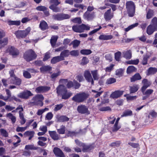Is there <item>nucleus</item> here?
I'll return each mask as SVG.
<instances>
[{"label":"nucleus","instance_id":"2eb2a0df","mask_svg":"<svg viewBox=\"0 0 157 157\" xmlns=\"http://www.w3.org/2000/svg\"><path fill=\"white\" fill-rule=\"evenodd\" d=\"M49 134L50 136L54 140H57L60 139V136L55 131H49Z\"/></svg>","mask_w":157,"mask_h":157},{"label":"nucleus","instance_id":"c9c22d12","mask_svg":"<svg viewBox=\"0 0 157 157\" xmlns=\"http://www.w3.org/2000/svg\"><path fill=\"white\" fill-rule=\"evenodd\" d=\"M69 118L64 116H61L58 118V121L60 122H64L68 121Z\"/></svg>","mask_w":157,"mask_h":157},{"label":"nucleus","instance_id":"c756f323","mask_svg":"<svg viewBox=\"0 0 157 157\" xmlns=\"http://www.w3.org/2000/svg\"><path fill=\"white\" fill-rule=\"evenodd\" d=\"M58 39V36H53L52 37L50 42L51 45L53 47H54Z\"/></svg>","mask_w":157,"mask_h":157},{"label":"nucleus","instance_id":"a18cd8bd","mask_svg":"<svg viewBox=\"0 0 157 157\" xmlns=\"http://www.w3.org/2000/svg\"><path fill=\"white\" fill-rule=\"evenodd\" d=\"M56 6H55L54 5H52L49 6V8L52 10L53 11L55 12H59L60 11V9L59 8L57 7Z\"/></svg>","mask_w":157,"mask_h":157},{"label":"nucleus","instance_id":"6ab92c4d","mask_svg":"<svg viewBox=\"0 0 157 157\" xmlns=\"http://www.w3.org/2000/svg\"><path fill=\"white\" fill-rule=\"evenodd\" d=\"M124 91L121 90H117L112 93L110 96V97L113 98H117L122 95Z\"/></svg>","mask_w":157,"mask_h":157},{"label":"nucleus","instance_id":"8fccbe9b","mask_svg":"<svg viewBox=\"0 0 157 157\" xmlns=\"http://www.w3.org/2000/svg\"><path fill=\"white\" fill-rule=\"evenodd\" d=\"M149 58V56L146 55L143 56V59L142 61V63L144 65H146L147 63V59Z\"/></svg>","mask_w":157,"mask_h":157},{"label":"nucleus","instance_id":"393cba45","mask_svg":"<svg viewBox=\"0 0 157 157\" xmlns=\"http://www.w3.org/2000/svg\"><path fill=\"white\" fill-rule=\"evenodd\" d=\"M113 36L111 35H101L99 37L100 40H107L112 39Z\"/></svg>","mask_w":157,"mask_h":157},{"label":"nucleus","instance_id":"39448f33","mask_svg":"<svg viewBox=\"0 0 157 157\" xmlns=\"http://www.w3.org/2000/svg\"><path fill=\"white\" fill-rule=\"evenodd\" d=\"M36 55L34 51L30 49L26 51L24 54L23 58L28 62H29L36 58Z\"/></svg>","mask_w":157,"mask_h":157},{"label":"nucleus","instance_id":"c85d7f7f","mask_svg":"<svg viewBox=\"0 0 157 157\" xmlns=\"http://www.w3.org/2000/svg\"><path fill=\"white\" fill-rule=\"evenodd\" d=\"M123 57L127 59H130L132 57V53L131 50H129L123 52Z\"/></svg>","mask_w":157,"mask_h":157},{"label":"nucleus","instance_id":"72a5a7b5","mask_svg":"<svg viewBox=\"0 0 157 157\" xmlns=\"http://www.w3.org/2000/svg\"><path fill=\"white\" fill-rule=\"evenodd\" d=\"M130 93L131 94L136 92L139 89V87L138 85H134L130 86Z\"/></svg>","mask_w":157,"mask_h":157},{"label":"nucleus","instance_id":"aec40b11","mask_svg":"<svg viewBox=\"0 0 157 157\" xmlns=\"http://www.w3.org/2000/svg\"><path fill=\"white\" fill-rule=\"evenodd\" d=\"M83 26L82 24L81 25H75L72 26V29L73 30L77 33H82L83 32Z\"/></svg>","mask_w":157,"mask_h":157},{"label":"nucleus","instance_id":"79ce46f5","mask_svg":"<svg viewBox=\"0 0 157 157\" xmlns=\"http://www.w3.org/2000/svg\"><path fill=\"white\" fill-rule=\"evenodd\" d=\"M120 119V118L118 117L115 122V123L114 124V126L113 128V132H116L120 128V127L119 126H117V124H118V122L119 121V120Z\"/></svg>","mask_w":157,"mask_h":157},{"label":"nucleus","instance_id":"5fc2aeb1","mask_svg":"<svg viewBox=\"0 0 157 157\" xmlns=\"http://www.w3.org/2000/svg\"><path fill=\"white\" fill-rule=\"evenodd\" d=\"M25 149L26 150H36L37 147H35L33 145H28L25 146Z\"/></svg>","mask_w":157,"mask_h":157},{"label":"nucleus","instance_id":"9b49d317","mask_svg":"<svg viewBox=\"0 0 157 157\" xmlns=\"http://www.w3.org/2000/svg\"><path fill=\"white\" fill-rule=\"evenodd\" d=\"M78 112L81 114H89V111L88 107L84 105H78L77 108Z\"/></svg>","mask_w":157,"mask_h":157},{"label":"nucleus","instance_id":"f8f14e48","mask_svg":"<svg viewBox=\"0 0 157 157\" xmlns=\"http://www.w3.org/2000/svg\"><path fill=\"white\" fill-rule=\"evenodd\" d=\"M9 83L17 86H19L21 83V80L19 78L16 76L14 77L10 78Z\"/></svg>","mask_w":157,"mask_h":157},{"label":"nucleus","instance_id":"09e8293b","mask_svg":"<svg viewBox=\"0 0 157 157\" xmlns=\"http://www.w3.org/2000/svg\"><path fill=\"white\" fill-rule=\"evenodd\" d=\"M80 53L82 55H88L90 54L92 52L90 49H82L80 51Z\"/></svg>","mask_w":157,"mask_h":157},{"label":"nucleus","instance_id":"c03bdc74","mask_svg":"<svg viewBox=\"0 0 157 157\" xmlns=\"http://www.w3.org/2000/svg\"><path fill=\"white\" fill-rule=\"evenodd\" d=\"M154 15L153 10H149L147 12L146 18L147 19L151 18Z\"/></svg>","mask_w":157,"mask_h":157},{"label":"nucleus","instance_id":"bb28decb","mask_svg":"<svg viewBox=\"0 0 157 157\" xmlns=\"http://www.w3.org/2000/svg\"><path fill=\"white\" fill-rule=\"evenodd\" d=\"M91 74L92 75V78L94 80H98L99 79V75L97 70L91 71Z\"/></svg>","mask_w":157,"mask_h":157},{"label":"nucleus","instance_id":"de8ad7c7","mask_svg":"<svg viewBox=\"0 0 157 157\" xmlns=\"http://www.w3.org/2000/svg\"><path fill=\"white\" fill-rule=\"evenodd\" d=\"M139 25V24L138 23H136L133 24L132 25L129 26H128L127 28L125 29L124 30L126 32H128L130 29L133 28H134L137 26Z\"/></svg>","mask_w":157,"mask_h":157},{"label":"nucleus","instance_id":"0e129e2a","mask_svg":"<svg viewBox=\"0 0 157 157\" xmlns=\"http://www.w3.org/2000/svg\"><path fill=\"white\" fill-rule=\"evenodd\" d=\"M50 53L49 52H47L45 53L43 59V61H45L50 58Z\"/></svg>","mask_w":157,"mask_h":157},{"label":"nucleus","instance_id":"37998d69","mask_svg":"<svg viewBox=\"0 0 157 157\" xmlns=\"http://www.w3.org/2000/svg\"><path fill=\"white\" fill-rule=\"evenodd\" d=\"M132 113L131 110H127L124 112L123 114L121 116V117H126L128 116H131L132 115Z\"/></svg>","mask_w":157,"mask_h":157},{"label":"nucleus","instance_id":"a19ab883","mask_svg":"<svg viewBox=\"0 0 157 157\" xmlns=\"http://www.w3.org/2000/svg\"><path fill=\"white\" fill-rule=\"evenodd\" d=\"M136 68L133 66H129L127 70V72L128 74L130 73L136 71Z\"/></svg>","mask_w":157,"mask_h":157},{"label":"nucleus","instance_id":"6e6552de","mask_svg":"<svg viewBox=\"0 0 157 157\" xmlns=\"http://www.w3.org/2000/svg\"><path fill=\"white\" fill-rule=\"evenodd\" d=\"M33 95V94L30 91L28 90H24L18 94L17 95L18 98L25 99H28L30 97Z\"/></svg>","mask_w":157,"mask_h":157},{"label":"nucleus","instance_id":"e2e57ef3","mask_svg":"<svg viewBox=\"0 0 157 157\" xmlns=\"http://www.w3.org/2000/svg\"><path fill=\"white\" fill-rule=\"evenodd\" d=\"M63 106L62 104H60L56 105V107L54 109V110L56 111L60 109Z\"/></svg>","mask_w":157,"mask_h":157},{"label":"nucleus","instance_id":"ddd939ff","mask_svg":"<svg viewBox=\"0 0 157 157\" xmlns=\"http://www.w3.org/2000/svg\"><path fill=\"white\" fill-rule=\"evenodd\" d=\"M50 87L47 86H40L37 87L35 91L37 93L45 92L49 90Z\"/></svg>","mask_w":157,"mask_h":157},{"label":"nucleus","instance_id":"4c0bfd02","mask_svg":"<svg viewBox=\"0 0 157 157\" xmlns=\"http://www.w3.org/2000/svg\"><path fill=\"white\" fill-rule=\"evenodd\" d=\"M80 43V41L75 40L71 43L70 45H72L74 48H75L79 46Z\"/></svg>","mask_w":157,"mask_h":157},{"label":"nucleus","instance_id":"2f4dec72","mask_svg":"<svg viewBox=\"0 0 157 157\" xmlns=\"http://www.w3.org/2000/svg\"><path fill=\"white\" fill-rule=\"evenodd\" d=\"M51 67L48 65L42 66L40 68V71L42 73L50 71L51 70Z\"/></svg>","mask_w":157,"mask_h":157},{"label":"nucleus","instance_id":"9d476101","mask_svg":"<svg viewBox=\"0 0 157 157\" xmlns=\"http://www.w3.org/2000/svg\"><path fill=\"white\" fill-rule=\"evenodd\" d=\"M84 76L87 82H90L92 85H94V82L91 75V73L89 71H85L84 73Z\"/></svg>","mask_w":157,"mask_h":157},{"label":"nucleus","instance_id":"ea45409f","mask_svg":"<svg viewBox=\"0 0 157 157\" xmlns=\"http://www.w3.org/2000/svg\"><path fill=\"white\" fill-rule=\"evenodd\" d=\"M7 117H8L11 120L12 123L14 124L16 121V117L13 115V114L10 113L7 114Z\"/></svg>","mask_w":157,"mask_h":157},{"label":"nucleus","instance_id":"1a4fd4ad","mask_svg":"<svg viewBox=\"0 0 157 157\" xmlns=\"http://www.w3.org/2000/svg\"><path fill=\"white\" fill-rule=\"evenodd\" d=\"M52 18L55 20L62 21L64 19H69L70 16L68 14L63 13H59L52 15Z\"/></svg>","mask_w":157,"mask_h":157},{"label":"nucleus","instance_id":"603ef678","mask_svg":"<svg viewBox=\"0 0 157 157\" xmlns=\"http://www.w3.org/2000/svg\"><path fill=\"white\" fill-rule=\"evenodd\" d=\"M116 82V79L115 78H110L107 79L106 83L107 84H110L114 83Z\"/></svg>","mask_w":157,"mask_h":157},{"label":"nucleus","instance_id":"412c9836","mask_svg":"<svg viewBox=\"0 0 157 157\" xmlns=\"http://www.w3.org/2000/svg\"><path fill=\"white\" fill-rule=\"evenodd\" d=\"M142 82L144 84L143 86L141 88V91H145V90L149 87L151 83L148 81L147 80L144 79L142 80Z\"/></svg>","mask_w":157,"mask_h":157},{"label":"nucleus","instance_id":"a211bd4d","mask_svg":"<svg viewBox=\"0 0 157 157\" xmlns=\"http://www.w3.org/2000/svg\"><path fill=\"white\" fill-rule=\"evenodd\" d=\"M59 82L63 84H66L67 82L66 86L68 88H70L74 86V83L72 82L71 81H67V79H61L59 80Z\"/></svg>","mask_w":157,"mask_h":157},{"label":"nucleus","instance_id":"774afa93","mask_svg":"<svg viewBox=\"0 0 157 157\" xmlns=\"http://www.w3.org/2000/svg\"><path fill=\"white\" fill-rule=\"evenodd\" d=\"M1 134L4 137H7L8 136V134L7 132L5 130L3 129H0Z\"/></svg>","mask_w":157,"mask_h":157},{"label":"nucleus","instance_id":"3c124183","mask_svg":"<svg viewBox=\"0 0 157 157\" xmlns=\"http://www.w3.org/2000/svg\"><path fill=\"white\" fill-rule=\"evenodd\" d=\"M89 60L87 57H84L82 59L80 64L81 65H84L86 64L89 62Z\"/></svg>","mask_w":157,"mask_h":157},{"label":"nucleus","instance_id":"e433bc0d","mask_svg":"<svg viewBox=\"0 0 157 157\" xmlns=\"http://www.w3.org/2000/svg\"><path fill=\"white\" fill-rule=\"evenodd\" d=\"M65 126L62 125L60 126V128L57 129V132L59 134H64L65 133Z\"/></svg>","mask_w":157,"mask_h":157},{"label":"nucleus","instance_id":"6e6d98bb","mask_svg":"<svg viewBox=\"0 0 157 157\" xmlns=\"http://www.w3.org/2000/svg\"><path fill=\"white\" fill-rule=\"evenodd\" d=\"M9 24L10 25H20L21 22L19 21H8Z\"/></svg>","mask_w":157,"mask_h":157},{"label":"nucleus","instance_id":"dca6fc26","mask_svg":"<svg viewBox=\"0 0 157 157\" xmlns=\"http://www.w3.org/2000/svg\"><path fill=\"white\" fill-rule=\"evenodd\" d=\"M76 144L77 145L80 147H83L82 151L84 152L86 151V150L90 149V147L89 146H85L84 143H83L78 140H75Z\"/></svg>","mask_w":157,"mask_h":157},{"label":"nucleus","instance_id":"423d86ee","mask_svg":"<svg viewBox=\"0 0 157 157\" xmlns=\"http://www.w3.org/2000/svg\"><path fill=\"white\" fill-rule=\"evenodd\" d=\"M44 99V97L42 94H37L32 99V103L34 105H39L40 106H43L44 103L43 101Z\"/></svg>","mask_w":157,"mask_h":157},{"label":"nucleus","instance_id":"f257e3e1","mask_svg":"<svg viewBox=\"0 0 157 157\" xmlns=\"http://www.w3.org/2000/svg\"><path fill=\"white\" fill-rule=\"evenodd\" d=\"M56 93L58 95H61L62 98L66 100L68 99L72 95L71 92H67V90L65 86L59 85L56 88Z\"/></svg>","mask_w":157,"mask_h":157},{"label":"nucleus","instance_id":"69168bd1","mask_svg":"<svg viewBox=\"0 0 157 157\" xmlns=\"http://www.w3.org/2000/svg\"><path fill=\"white\" fill-rule=\"evenodd\" d=\"M60 73L61 72L59 71L57 73H53L51 75V78L53 79H55L56 78L60 75Z\"/></svg>","mask_w":157,"mask_h":157},{"label":"nucleus","instance_id":"5701e85b","mask_svg":"<svg viewBox=\"0 0 157 157\" xmlns=\"http://www.w3.org/2000/svg\"><path fill=\"white\" fill-rule=\"evenodd\" d=\"M70 55V52L68 50H65L62 51L60 54V56L62 57L63 60H64L65 57H67Z\"/></svg>","mask_w":157,"mask_h":157},{"label":"nucleus","instance_id":"bf43d9fd","mask_svg":"<svg viewBox=\"0 0 157 157\" xmlns=\"http://www.w3.org/2000/svg\"><path fill=\"white\" fill-rule=\"evenodd\" d=\"M48 110V108H45L44 109H39L37 112V114L39 116L41 115L44 112Z\"/></svg>","mask_w":157,"mask_h":157},{"label":"nucleus","instance_id":"4d7b16f0","mask_svg":"<svg viewBox=\"0 0 157 157\" xmlns=\"http://www.w3.org/2000/svg\"><path fill=\"white\" fill-rule=\"evenodd\" d=\"M74 23L80 24L82 23L81 19L80 17H76L71 20Z\"/></svg>","mask_w":157,"mask_h":157},{"label":"nucleus","instance_id":"7ed1b4c3","mask_svg":"<svg viewBox=\"0 0 157 157\" xmlns=\"http://www.w3.org/2000/svg\"><path fill=\"white\" fill-rule=\"evenodd\" d=\"M156 30H157V18L155 17L152 19L151 24L147 27V33L149 35H150Z\"/></svg>","mask_w":157,"mask_h":157},{"label":"nucleus","instance_id":"052dcab7","mask_svg":"<svg viewBox=\"0 0 157 157\" xmlns=\"http://www.w3.org/2000/svg\"><path fill=\"white\" fill-rule=\"evenodd\" d=\"M10 78H9L7 79H2V82L4 86H8V84H10L9 83V81Z\"/></svg>","mask_w":157,"mask_h":157},{"label":"nucleus","instance_id":"49530a36","mask_svg":"<svg viewBox=\"0 0 157 157\" xmlns=\"http://www.w3.org/2000/svg\"><path fill=\"white\" fill-rule=\"evenodd\" d=\"M143 95H147L148 97L153 92V90L152 89H148L146 91H142Z\"/></svg>","mask_w":157,"mask_h":157},{"label":"nucleus","instance_id":"20e7f679","mask_svg":"<svg viewBox=\"0 0 157 157\" xmlns=\"http://www.w3.org/2000/svg\"><path fill=\"white\" fill-rule=\"evenodd\" d=\"M126 8L128 16L132 17L134 15L135 6L134 3L131 1H128L126 3Z\"/></svg>","mask_w":157,"mask_h":157},{"label":"nucleus","instance_id":"680f3d73","mask_svg":"<svg viewBox=\"0 0 157 157\" xmlns=\"http://www.w3.org/2000/svg\"><path fill=\"white\" fill-rule=\"evenodd\" d=\"M70 54L73 56H78L79 55L78 50H73L70 52Z\"/></svg>","mask_w":157,"mask_h":157},{"label":"nucleus","instance_id":"cd10ccee","mask_svg":"<svg viewBox=\"0 0 157 157\" xmlns=\"http://www.w3.org/2000/svg\"><path fill=\"white\" fill-rule=\"evenodd\" d=\"M157 72V68L155 67H150L147 70V75L155 74Z\"/></svg>","mask_w":157,"mask_h":157},{"label":"nucleus","instance_id":"13d9d810","mask_svg":"<svg viewBox=\"0 0 157 157\" xmlns=\"http://www.w3.org/2000/svg\"><path fill=\"white\" fill-rule=\"evenodd\" d=\"M23 76H24L26 78H31V75L30 73H29L28 71H23Z\"/></svg>","mask_w":157,"mask_h":157},{"label":"nucleus","instance_id":"864d4df0","mask_svg":"<svg viewBox=\"0 0 157 157\" xmlns=\"http://www.w3.org/2000/svg\"><path fill=\"white\" fill-rule=\"evenodd\" d=\"M139 62V60L138 59H136L135 60H129L127 62V63L128 64H132L137 65Z\"/></svg>","mask_w":157,"mask_h":157},{"label":"nucleus","instance_id":"a878e982","mask_svg":"<svg viewBox=\"0 0 157 157\" xmlns=\"http://www.w3.org/2000/svg\"><path fill=\"white\" fill-rule=\"evenodd\" d=\"M10 54L13 56H15L18 55L19 54L18 51L14 47H11L9 50Z\"/></svg>","mask_w":157,"mask_h":157},{"label":"nucleus","instance_id":"58836bf2","mask_svg":"<svg viewBox=\"0 0 157 157\" xmlns=\"http://www.w3.org/2000/svg\"><path fill=\"white\" fill-rule=\"evenodd\" d=\"M121 57V53L120 52L118 51L114 54V57L115 60L118 61L120 60Z\"/></svg>","mask_w":157,"mask_h":157},{"label":"nucleus","instance_id":"f3484780","mask_svg":"<svg viewBox=\"0 0 157 157\" xmlns=\"http://www.w3.org/2000/svg\"><path fill=\"white\" fill-rule=\"evenodd\" d=\"M111 9H109L104 13V17L106 21L110 20L113 16V13H111Z\"/></svg>","mask_w":157,"mask_h":157},{"label":"nucleus","instance_id":"4be33fe9","mask_svg":"<svg viewBox=\"0 0 157 157\" xmlns=\"http://www.w3.org/2000/svg\"><path fill=\"white\" fill-rule=\"evenodd\" d=\"M39 27L41 30L43 31L45 30L48 29V26L47 22L43 21L40 22Z\"/></svg>","mask_w":157,"mask_h":157},{"label":"nucleus","instance_id":"473e14b6","mask_svg":"<svg viewBox=\"0 0 157 157\" xmlns=\"http://www.w3.org/2000/svg\"><path fill=\"white\" fill-rule=\"evenodd\" d=\"M8 43V38L6 37L0 40V47H4L5 45H6Z\"/></svg>","mask_w":157,"mask_h":157},{"label":"nucleus","instance_id":"f03ea898","mask_svg":"<svg viewBox=\"0 0 157 157\" xmlns=\"http://www.w3.org/2000/svg\"><path fill=\"white\" fill-rule=\"evenodd\" d=\"M88 97V94L84 92L77 93L73 97L72 100L77 103H81L85 101Z\"/></svg>","mask_w":157,"mask_h":157},{"label":"nucleus","instance_id":"338daca9","mask_svg":"<svg viewBox=\"0 0 157 157\" xmlns=\"http://www.w3.org/2000/svg\"><path fill=\"white\" fill-rule=\"evenodd\" d=\"M123 74V71L121 69H117L116 71V75L119 77L122 76Z\"/></svg>","mask_w":157,"mask_h":157},{"label":"nucleus","instance_id":"4468645a","mask_svg":"<svg viewBox=\"0 0 157 157\" xmlns=\"http://www.w3.org/2000/svg\"><path fill=\"white\" fill-rule=\"evenodd\" d=\"M53 151L55 155L57 157H65L63 151L60 148L58 147H54Z\"/></svg>","mask_w":157,"mask_h":157},{"label":"nucleus","instance_id":"b1692460","mask_svg":"<svg viewBox=\"0 0 157 157\" xmlns=\"http://www.w3.org/2000/svg\"><path fill=\"white\" fill-rule=\"evenodd\" d=\"M63 60V59L60 56L53 57L51 60V62L52 64H55L60 61Z\"/></svg>","mask_w":157,"mask_h":157},{"label":"nucleus","instance_id":"7c9ffc66","mask_svg":"<svg viewBox=\"0 0 157 157\" xmlns=\"http://www.w3.org/2000/svg\"><path fill=\"white\" fill-rule=\"evenodd\" d=\"M141 79V77L140 74L138 73H137L131 78V82H134L136 80H140Z\"/></svg>","mask_w":157,"mask_h":157},{"label":"nucleus","instance_id":"0eeeda50","mask_svg":"<svg viewBox=\"0 0 157 157\" xmlns=\"http://www.w3.org/2000/svg\"><path fill=\"white\" fill-rule=\"evenodd\" d=\"M31 29L30 27H28L24 30H18L16 31L15 34L16 36L19 38H24L30 32Z\"/></svg>","mask_w":157,"mask_h":157},{"label":"nucleus","instance_id":"f704fd0d","mask_svg":"<svg viewBox=\"0 0 157 157\" xmlns=\"http://www.w3.org/2000/svg\"><path fill=\"white\" fill-rule=\"evenodd\" d=\"M19 115L20 118L21 120V121H20V123L22 125L24 124L26 121V119L24 118V115L22 112L19 111Z\"/></svg>","mask_w":157,"mask_h":157}]
</instances>
